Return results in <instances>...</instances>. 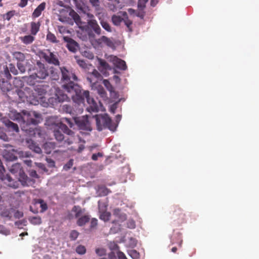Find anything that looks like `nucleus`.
<instances>
[{
  "label": "nucleus",
  "instance_id": "nucleus-1",
  "mask_svg": "<svg viewBox=\"0 0 259 259\" xmlns=\"http://www.w3.org/2000/svg\"><path fill=\"white\" fill-rule=\"evenodd\" d=\"M60 70L62 74L61 80L63 83L62 88L65 91L71 94L73 101L80 104L82 103L84 99L86 98L89 104V107L88 108V111L98 112L99 110L98 104L94 98L90 97L89 91H82L79 85L73 82V81L78 80L76 75L65 67H61Z\"/></svg>",
  "mask_w": 259,
  "mask_h": 259
},
{
  "label": "nucleus",
  "instance_id": "nucleus-2",
  "mask_svg": "<svg viewBox=\"0 0 259 259\" xmlns=\"http://www.w3.org/2000/svg\"><path fill=\"white\" fill-rule=\"evenodd\" d=\"M40 118L41 115L35 111H23L22 114L17 113L16 115V119L21 122L20 126L22 130L29 134L33 132V128L30 126L37 124L40 122Z\"/></svg>",
  "mask_w": 259,
  "mask_h": 259
},
{
  "label": "nucleus",
  "instance_id": "nucleus-3",
  "mask_svg": "<svg viewBox=\"0 0 259 259\" xmlns=\"http://www.w3.org/2000/svg\"><path fill=\"white\" fill-rule=\"evenodd\" d=\"M54 136L59 142H63L64 146L72 144L75 140V134L64 123H60L58 128L54 130Z\"/></svg>",
  "mask_w": 259,
  "mask_h": 259
},
{
  "label": "nucleus",
  "instance_id": "nucleus-4",
  "mask_svg": "<svg viewBox=\"0 0 259 259\" xmlns=\"http://www.w3.org/2000/svg\"><path fill=\"white\" fill-rule=\"evenodd\" d=\"M95 117L96 121L97 128L99 131H101L105 128H108L113 132L116 130L117 125L112 122L108 114L96 115Z\"/></svg>",
  "mask_w": 259,
  "mask_h": 259
},
{
  "label": "nucleus",
  "instance_id": "nucleus-5",
  "mask_svg": "<svg viewBox=\"0 0 259 259\" xmlns=\"http://www.w3.org/2000/svg\"><path fill=\"white\" fill-rule=\"evenodd\" d=\"M81 29L88 33L90 38H95V34L98 35L102 34V29L96 20H88L87 24Z\"/></svg>",
  "mask_w": 259,
  "mask_h": 259
},
{
  "label": "nucleus",
  "instance_id": "nucleus-6",
  "mask_svg": "<svg viewBox=\"0 0 259 259\" xmlns=\"http://www.w3.org/2000/svg\"><path fill=\"white\" fill-rule=\"evenodd\" d=\"M32 71L33 72L29 75V77L32 79H45L49 75V72L45 65L39 61L37 62Z\"/></svg>",
  "mask_w": 259,
  "mask_h": 259
},
{
  "label": "nucleus",
  "instance_id": "nucleus-7",
  "mask_svg": "<svg viewBox=\"0 0 259 259\" xmlns=\"http://www.w3.org/2000/svg\"><path fill=\"white\" fill-rule=\"evenodd\" d=\"M73 120L79 130L87 132L92 130L87 115L73 117Z\"/></svg>",
  "mask_w": 259,
  "mask_h": 259
},
{
  "label": "nucleus",
  "instance_id": "nucleus-8",
  "mask_svg": "<svg viewBox=\"0 0 259 259\" xmlns=\"http://www.w3.org/2000/svg\"><path fill=\"white\" fill-rule=\"evenodd\" d=\"M170 213L171 218L177 221L178 223L181 224L185 221V214L182 209L178 206H174L171 208Z\"/></svg>",
  "mask_w": 259,
  "mask_h": 259
},
{
  "label": "nucleus",
  "instance_id": "nucleus-9",
  "mask_svg": "<svg viewBox=\"0 0 259 259\" xmlns=\"http://www.w3.org/2000/svg\"><path fill=\"white\" fill-rule=\"evenodd\" d=\"M42 57L49 64H52L56 66L60 65V62L57 55L51 52L49 50H47V52L42 54Z\"/></svg>",
  "mask_w": 259,
  "mask_h": 259
},
{
  "label": "nucleus",
  "instance_id": "nucleus-10",
  "mask_svg": "<svg viewBox=\"0 0 259 259\" xmlns=\"http://www.w3.org/2000/svg\"><path fill=\"white\" fill-rule=\"evenodd\" d=\"M85 99V98L84 99L83 102H84ZM74 103L77 104L78 106L79 107L78 109L75 110L70 105L65 104L62 106V110L66 113H69L72 115H74L75 113H81L83 111V106L84 105V102L80 104L75 103V102H74Z\"/></svg>",
  "mask_w": 259,
  "mask_h": 259
},
{
  "label": "nucleus",
  "instance_id": "nucleus-11",
  "mask_svg": "<svg viewBox=\"0 0 259 259\" xmlns=\"http://www.w3.org/2000/svg\"><path fill=\"white\" fill-rule=\"evenodd\" d=\"M63 40L66 42V47L68 50L72 53H75L78 48V45L76 41L69 36H64Z\"/></svg>",
  "mask_w": 259,
  "mask_h": 259
},
{
  "label": "nucleus",
  "instance_id": "nucleus-12",
  "mask_svg": "<svg viewBox=\"0 0 259 259\" xmlns=\"http://www.w3.org/2000/svg\"><path fill=\"white\" fill-rule=\"evenodd\" d=\"M110 61H111L115 66L121 70H125L127 69L125 62L115 56L109 57Z\"/></svg>",
  "mask_w": 259,
  "mask_h": 259
},
{
  "label": "nucleus",
  "instance_id": "nucleus-13",
  "mask_svg": "<svg viewBox=\"0 0 259 259\" xmlns=\"http://www.w3.org/2000/svg\"><path fill=\"white\" fill-rule=\"evenodd\" d=\"M7 148H10L9 149H5L4 151V157L7 160L9 161H14L17 159V156L15 152V149L12 148L11 146L9 147L7 146Z\"/></svg>",
  "mask_w": 259,
  "mask_h": 259
},
{
  "label": "nucleus",
  "instance_id": "nucleus-14",
  "mask_svg": "<svg viewBox=\"0 0 259 259\" xmlns=\"http://www.w3.org/2000/svg\"><path fill=\"white\" fill-rule=\"evenodd\" d=\"M2 122L6 126L8 131L17 133L19 131L18 125L10 121L9 119L3 118L2 119Z\"/></svg>",
  "mask_w": 259,
  "mask_h": 259
},
{
  "label": "nucleus",
  "instance_id": "nucleus-15",
  "mask_svg": "<svg viewBox=\"0 0 259 259\" xmlns=\"http://www.w3.org/2000/svg\"><path fill=\"white\" fill-rule=\"evenodd\" d=\"M95 42L98 46H101L103 44H104L109 47H112L114 46V44L112 41L109 38L104 35H103L100 38L96 39Z\"/></svg>",
  "mask_w": 259,
  "mask_h": 259
},
{
  "label": "nucleus",
  "instance_id": "nucleus-16",
  "mask_svg": "<svg viewBox=\"0 0 259 259\" xmlns=\"http://www.w3.org/2000/svg\"><path fill=\"white\" fill-rule=\"evenodd\" d=\"M100 15L101 13L99 12L96 14V16L98 17L99 20H100V23L102 27L107 31L109 32H112V29L110 24L106 21L101 19Z\"/></svg>",
  "mask_w": 259,
  "mask_h": 259
},
{
  "label": "nucleus",
  "instance_id": "nucleus-17",
  "mask_svg": "<svg viewBox=\"0 0 259 259\" xmlns=\"http://www.w3.org/2000/svg\"><path fill=\"white\" fill-rule=\"evenodd\" d=\"M46 3L43 2L39 5L34 10V12L32 14L33 18H37L41 14L42 12L45 9Z\"/></svg>",
  "mask_w": 259,
  "mask_h": 259
},
{
  "label": "nucleus",
  "instance_id": "nucleus-18",
  "mask_svg": "<svg viewBox=\"0 0 259 259\" xmlns=\"http://www.w3.org/2000/svg\"><path fill=\"white\" fill-rule=\"evenodd\" d=\"M56 147V144L55 142H46L44 145V149L45 150V152L46 154H50L52 150H53Z\"/></svg>",
  "mask_w": 259,
  "mask_h": 259
},
{
  "label": "nucleus",
  "instance_id": "nucleus-19",
  "mask_svg": "<svg viewBox=\"0 0 259 259\" xmlns=\"http://www.w3.org/2000/svg\"><path fill=\"white\" fill-rule=\"evenodd\" d=\"M40 23L39 22H32L30 23V32L32 35H35L39 30Z\"/></svg>",
  "mask_w": 259,
  "mask_h": 259
},
{
  "label": "nucleus",
  "instance_id": "nucleus-20",
  "mask_svg": "<svg viewBox=\"0 0 259 259\" xmlns=\"http://www.w3.org/2000/svg\"><path fill=\"white\" fill-rule=\"evenodd\" d=\"M56 100L59 102H62L65 101H67L68 97L67 95L64 94L62 91H58L55 94Z\"/></svg>",
  "mask_w": 259,
  "mask_h": 259
},
{
  "label": "nucleus",
  "instance_id": "nucleus-21",
  "mask_svg": "<svg viewBox=\"0 0 259 259\" xmlns=\"http://www.w3.org/2000/svg\"><path fill=\"white\" fill-rule=\"evenodd\" d=\"M10 172L14 175L20 174L23 170L21 165L19 163H15L12 165L10 168Z\"/></svg>",
  "mask_w": 259,
  "mask_h": 259
},
{
  "label": "nucleus",
  "instance_id": "nucleus-22",
  "mask_svg": "<svg viewBox=\"0 0 259 259\" xmlns=\"http://www.w3.org/2000/svg\"><path fill=\"white\" fill-rule=\"evenodd\" d=\"M19 38L24 44L26 45L32 43L35 39V37L32 35L21 36Z\"/></svg>",
  "mask_w": 259,
  "mask_h": 259
},
{
  "label": "nucleus",
  "instance_id": "nucleus-23",
  "mask_svg": "<svg viewBox=\"0 0 259 259\" xmlns=\"http://www.w3.org/2000/svg\"><path fill=\"white\" fill-rule=\"evenodd\" d=\"M90 220V217L88 215H84L82 217L78 218L76 224L79 226H83L86 223L89 222Z\"/></svg>",
  "mask_w": 259,
  "mask_h": 259
},
{
  "label": "nucleus",
  "instance_id": "nucleus-24",
  "mask_svg": "<svg viewBox=\"0 0 259 259\" xmlns=\"http://www.w3.org/2000/svg\"><path fill=\"white\" fill-rule=\"evenodd\" d=\"M0 87L3 92L9 91L11 89V84L4 78L0 79Z\"/></svg>",
  "mask_w": 259,
  "mask_h": 259
},
{
  "label": "nucleus",
  "instance_id": "nucleus-25",
  "mask_svg": "<svg viewBox=\"0 0 259 259\" xmlns=\"http://www.w3.org/2000/svg\"><path fill=\"white\" fill-rule=\"evenodd\" d=\"M98 60L100 65L99 70L101 71H103V70H106L107 69H110V66L106 62L105 60L100 58H99Z\"/></svg>",
  "mask_w": 259,
  "mask_h": 259
},
{
  "label": "nucleus",
  "instance_id": "nucleus-26",
  "mask_svg": "<svg viewBox=\"0 0 259 259\" xmlns=\"http://www.w3.org/2000/svg\"><path fill=\"white\" fill-rule=\"evenodd\" d=\"M12 55L14 58L18 61V62H23L25 59V55L20 52H15L13 53Z\"/></svg>",
  "mask_w": 259,
  "mask_h": 259
},
{
  "label": "nucleus",
  "instance_id": "nucleus-27",
  "mask_svg": "<svg viewBox=\"0 0 259 259\" xmlns=\"http://www.w3.org/2000/svg\"><path fill=\"white\" fill-rule=\"evenodd\" d=\"M19 178L18 182H20L22 185L24 186H27V181L28 180V178L27 176L24 172L23 170L20 174H19Z\"/></svg>",
  "mask_w": 259,
  "mask_h": 259
},
{
  "label": "nucleus",
  "instance_id": "nucleus-28",
  "mask_svg": "<svg viewBox=\"0 0 259 259\" xmlns=\"http://www.w3.org/2000/svg\"><path fill=\"white\" fill-rule=\"evenodd\" d=\"M91 75L94 76L96 78H99L100 77H101L100 73L97 70L94 69L92 74L91 75H90L89 76H88L87 78L88 81L91 83H94L96 82V81H93L92 77H91Z\"/></svg>",
  "mask_w": 259,
  "mask_h": 259
},
{
  "label": "nucleus",
  "instance_id": "nucleus-29",
  "mask_svg": "<svg viewBox=\"0 0 259 259\" xmlns=\"http://www.w3.org/2000/svg\"><path fill=\"white\" fill-rule=\"evenodd\" d=\"M113 214L118 217L122 221L125 220L126 219V214L125 213H121V210L119 208H116L114 210Z\"/></svg>",
  "mask_w": 259,
  "mask_h": 259
},
{
  "label": "nucleus",
  "instance_id": "nucleus-30",
  "mask_svg": "<svg viewBox=\"0 0 259 259\" xmlns=\"http://www.w3.org/2000/svg\"><path fill=\"white\" fill-rule=\"evenodd\" d=\"M112 22L113 24L116 26L120 25V23L123 20V18L120 16L113 15L111 18Z\"/></svg>",
  "mask_w": 259,
  "mask_h": 259
},
{
  "label": "nucleus",
  "instance_id": "nucleus-31",
  "mask_svg": "<svg viewBox=\"0 0 259 259\" xmlns=\"http://www.w3.org/2000/svg\"><path fill=\"white\" fill-rule=\"evenodd\" d=\"M72 211L75 213V218H78L82 213V210L79 206H74Z\"/></svg>",
  "mask_w": 259,
  "mask_h": 259
},
{
  "label": "nucleus",
  "instance_id": "nucleus-32",
  "mask_svg": "<svg viewBox=\"0 0 259 259\" xmlns=\"http://www.w3.org/2000/svg\"><path fill=\"white\" fill-rule=\"evenodd\" d=\"M15 152L17 157H19V158L29 157L31 155L29 152H24L19 150H16Z\"/></svg>",
  "mask_w": 259,
  "mask_h": 259
},
{
  "label": "nucleus",
  "instance_id": "nucleus-33",
  "mask_svg": "<svg viewBox=\"0 0 259 259\" xmlns=\"http://www.w3.org/2000/svg\"><path fill=\"white\" fill-rule=\"evenodd\" d=\"M123 16H126L125 17V19H123V21L124 23V24L127 27L128 31L131 32L132 31V28L131 27V25L132 24V21L128 19V17H127V14L126 12L123 13Z\"/></svg>",
  "mask_w": 259,
  "mask_h": 259
},
{
  "label": "nucleus",
  "instance_id": "nucleus-34",
  "mask_svg": "<svg viewBox=\"0 0 259 259\" xmlns=\"http://www.w3.org/2000/svg\"><path fill=\"white\" fill-rule=\"evenodd\" d=\"M29 221L31 224L37 225L41 223V219L40 217H33L29 219Z\"/></svg>",
  "mask_w": 259,
  "mask_h": 259
},
{
  "label": "nucleus",
  "instance_id": "nucleus-35",
  "mask_svg": "<svg viewBox=\"0 0 259 259\" xmlns=\"http://www.w3.org/2000/svg\"><path fill=\"white\" fill-rule=\"evenodd\" d=\"M16 14L15 10L8 12L6 14L3 15V18L5 20L9 21Z\"/></svg>",
  "mask_w": 259,
  "mask_h": 259
},
{
  "label": "nucleus",
  "instance_id": "nucleus-36",
  "mask_svg": "<svg viewBox=\"0 0 259 259\" xmlns=\"http://www.w3.org/2000/svg\"><path fill=\"white\" fill-rule=\"evenodd\" d=\"M110 216L111 213L109 212L105 211L101 213L100 215V219L105 222H106L109 220Z\"/></svg>",
  "mask_w": 259,
  "mask_h": 259
},
{
  "label": "nucleus",
  "instance_id": "nucleus-37",
  "mask_svg": "<svg viewBox=\"0 0 259 259\" xmlns=\"http://www.w3.org/2000/svg\"><path fill=\"white\" fill-rule=\"evenodd\" d=\"M47 39L53 43H57L58 42L56 36L50 32H49L47 35Z\"/></svg>",
  "mask_w": 259,
  "mask_h": 259
},
{
  "label": "nucleus",
  "instance_id": "nucleus-38",
  "mask_svg": "<svg viewBox=\"0 0 259 259\" xmlns=\"http://www.w3.org/2000/svg\"><path fill=\"white\" fill-rule=\"evenodd\" d=\"M51 72V78L53 80H57L59 78V74L56 71L55 69L53 67L50 68Z\"/></svg>",
  "mask_w": 259,
  "mask_h": 259
},
{
  "label": "nucleus",
  "instance_id": "nucleus-39",
  "mask_svg": "<svg viewBox=\"0 0 259 259\" xmlns=\"http://www.w3.org/2000/svg\"><path fill=\"white\" fill-rule=\"evenodd\" d=\"M0 214L2 216L8 218L9 219L11 218V213L10 210L8 209H2L0 208Z\"/></svg>",
  "mask_w": 259,
  "mask_h": 259
},
{
  "label": "nucleus",
  "instance_id": "nucleus-40",
  "mask_svg": "<svg viewBox=\"0 0 259 259\" xmlns=\"http://www.w3.org/2000/svg\"><path fill=\"white\" fill-rule=\"evenodd\" d=\"M75 251L78 254L82 255L85 253L86 248L84 246L79 245L76 247Z\"/></svg>",
  "mask_w": 259,
  "mask_h": 259
},
{
  "label": "nucleus",
  "instance_id": "nucleus-41",
  "mask_svg": "<svg viewBox=\"0 0 259 259\" xmlns=\"http://www.w3.org/2000/svg\"><path fill=\"white\" fill-rule=\"evenodd\" d=\"M103 84L105 85V87L106 88V89L110 92H114V88L112 85V84L110 83V82L107 79H104L103 80Z\"/></svg>",
  "mask_w": 259,
  "mask_h": 259
},
{
  "label": "nucleus",
  "instance_id": "nucleus-42",
  "mask_svg": "<svg viewBox=\"0 0 259 259\" xmlns=\"http://www.w3.org/2000/svg\"><path fill=\"white\" fill-rule=\"evenodd\" d=\"M128 253L133 259H139L140 257L139 253L136 250H131Z\"/></svg>",
  "mask_w": 259,
  "mask_h": 259
},
{
  "label": "nucleus",
  "instance_id": "nucleus-43",
  "mask_svg": "<svg viewBox=\"0 0 259 259\" xmlns=\"http://www.w3.org/2000/svg\"><path fill=\"white\" fill-rule=\"evenodd\" d=\"M74 160L72 159H70L63 166V169L68 171L73 165Z\"/></svg>",
  "mask_w": 259,
  "mask_h": 259
},
{
  "label": "nucleus",
  "instance_id": "nucleus-44",
  "mask_svg": "<svg viewBox=\"0 0 259 259\" xmlns=\"http://www.w3.org/2000/svg\"><path fill=\"white\" fill-rule=\"evenodd\" d=\"M63 122L66 123L70 127H72L73 126V122L72 120L69 118L64 117L61 119V123H63Z\"/></svg>",
  "mask_w": 259,
  "mask_h": 259
},
{
  "label": "nucleus",
  "instance_id": "nucleus-45",
  "mask_svg": "<svg viewBox=\"0 0 259 259\" xmlns=\"http://www.w3.org/2000/svg\"><path fill=\"white\" fill-rule=\"evenodd\" d=\"M38 202L40 204V207L41 208V212H44L48 209L47 203L44 202L42 199H38Z\"/></svg>",
  "mask_w": 259,
  "mask_h": 259
},
{
  "label": "nucleus",
  "instance_id": "nucleus-46",
  "mask_svg": "<svg viewBox=\"0 0 259 259\" xmlns=\"http://www.w3.org/2000/svg\"><path fill=\"white\" fill-rule=\"evenodd\" d=\"M4 76L8 79L11 78V75L10 73L9 69L7 66L4 68V72L3 73Z\"/></svg>",
  "mask_w": 259,
  "mask_h": 259
},
{
  "label": "nucleus",
  "instance_id": "nucleus-47",
  "mask_svg": "<svg viewBox=\"0 0 259 259\" xmlns=\"http://www.w3.org/2000/svg\"><path fill=\"white\" fill-rule=\"evenodd\" d=\"M92 5L95 7L96 10H99L100 2L99 0H89Z\"/></svg>",
  "mask_w": 259,
  "mask_h": 259
},
{
  "label": "nucleus",
  "instance_id": "nucleus-48",
  "mask_svg": "<svg viewBox=\"0 0 259 259\" xmlns=\"http://www.w3.org/2000/svg\"><path fill=\"white\" fill-rule=\"evenodd\" d=\"M98 93L102 98H105L107 97L106 93L103 88H99L98 89Z\"/></svg>",
  "mask_w": 259,
  "mask_h": 259
},
{
  "label": "nucleus",
  "instance_id": "nucleus-49",
  "mask_svg": "<svg viewBox=\"0 0 259 259\" xmlns=\"http://www.w3.org/2000/svg\"><path fill=\"white\" fill-rule=\"evenodd\" d=\"M79 233L76 231V230H72L70 234V238L73 240H75L78 236Z\"/></svg>",
  "mask_w": 259,
  "mask_h": 259
},
{
  "label": "nucleus",
  "instance_id": "nucleus-50",
  "mask_svg": "<svg viewBox=\"0 0 259 259\" xmlns=\"http://www.w3.org/2000/svg\"><path fill=\"white\" fill-rule=\"evenodd\" d=\"M8 68L9 69V71H11L13 74L16 75L18 74V71L14 65L10 64Z\"/></svg>",
  "mask_w": 259,
  "mask_h": 259
},
{
  "label": "nucleus",
  "instance_id": "nucleus-51",
  "mask_svg": "<svg viewBox=\"0 0 259 259\" xmlns=\"http://www.w3.org/2000/svg\"><path fill=\"white\" fill-rule=\"evenodd\" d=\"M127 227L130 229H134L136 227L135 222L133 220H129L127 222Z\"/></svg>",
  "mask_w": 259,
  "mask_h": 259
},
{
  "label": "nucleus",
  "instance_id": "nucleus-52",
  "mask_svg": "<svg viewBox=\"0 0 259 259\" xmlns=\"http://www.w3.org/2000/svg\"><path fill=\"white\" fill-rule=\"evenodd\" d=\"M148 0H139L138 7L141 9H143L145 7V5Z\"/></svg>",
  "mask_w": 259,
  "mask_h": 259
},
{
  "label": "nucleus",
  "instance_id": "nucleus-53",
  "mask_svg": "<svg viewBox=\"0 0 259 259\" xmlns=\"http://www.w3.org/2000/svg\"><path fill=\"white\" fill-rule=\"evenodd\" d=\"M17 67L21 73H24L25 72V67L23 64L22 63V62L17 63Z\"/></svg>",
  "mask_w": 259,
  "mask_h": 259
},
{
  "label": "nucleus",
  "instance_id": "nucleus-54",
  "mask_svg": "<svg viewBox=\"0 0 259 259\" xmlns=\"http://www.w3.org/2000/svg\"><path fill=\"white\" fill-rule=\"evenodd\" d=\"M100 191L101 192V193H102V195L103 196H106L110 192V191L105 187L101 188L100 189Z\"/></svg>",
  "mask_w": 259,
  "mask_h": 259
},
{
  "label": "nucleus",
  "instance_id": "nucleus-55",
  "mask_svg": "<svg viewBox=\"0 0 259 259\" xmlns=\"http://www.w3.org/2000/svg\"><path fill=\"white\" fill-rule=\"evenodd\" d=\"M96 253L100 256H102L106 253V250L104 248H97L96 249Z\"/></svg>",
  "mask_w": 259,
  "mask_h": 259
},
{
  "label": "nucleus",
  "instance_id": "nucleus-56",
  "mask_svg": "<svg viewBox=\"0 0 259 259\" xmlns=\"http://www.w3.org/2000/svg\"><path fill=\"white\" fill-rule=\"evenodd\" d=\"M97 225H98V220L95 218H93L91 220L90 228L94 229L95 227H96Z\"/></svg>",
  "mask_w": 259,
  "mask_h": 259
},
{
  "label": "nucleus",
  "instance_id": "nucleus-57",
  "mask_svg": "<svg viewBox=\"0 0 259 259\" xmlns=\"http://www.w3.org/2000/svg\"><path fill=\"white\" fill-rule=\"evenodd\" d=\"M77 62V64H78V65L79 66H80L81 67H82L83 68H85L87 67V64L84 60H78Z\"/></svg>",
  "mask_w": 259,
  "mask_h": 259
},
{
  "label": "nucleus",
  "instance_id": "nucleus-58",
  "mask_svg": "<svg viewBox=\"0 0 259 259\" xmlns=\"http://www.w3.org/2000/svg\"><path fill=\"white\" fill-rule=\"evenodd\" d=\"M117 259H127L125 254L119 250L117 251Z\"/></svg>",
  "mask_w": 259,
  "mask_h": 259
},
{
  "label": "nucleus",
  "instance_id": "nucleus-59",
  "mask_svg": "<svg viewBox=\"0 0 259 259\" xmlns=\"http://www.w3.org/2000/svg\"><path fill=\"white\" fill-rule=\"evenodd\" d=\"M103 154L101 152H98L97 153H95L92 155V159L93 160L96 161L98 160L99 157H102Z\"/></svg>",
  "mask_w": 259,
  "mask_h": 259
},
{
  "label": "nucleus",
  "instance_id": "nucleus-60",
  "mask_svg": "<svg viewBox=\"0 0 259 259\" xmlns=\"http://www.w3.org/2000/svg\"><path fill=\"white\" fill-rule=\"evenodd\" d=\"M47 161L49 164V166L50 167H54L55 166V161L51 158H47Z\"/></svg>",
  "mask_w": 259,
  "mask_h": 259
},
{
  "label": "nucleus",
  "instance_id": "nucleus-61",
  "mask_svg": "<svg viewBox=\"0 0 259 259\" xmlns=\"http://www.w3.org/2000/svg\"><path fill=\"white\" fill-rule=\"evenodd\" d=\"M109 259H117V252L115 253L114 251H112L108 254Z\"/></svg>",
  "mask_w": 259,
  "mask_h": 259
},
{
  "label": "nucleus",
  "instance_id": "nucleus-62",
  "mask_svg": "<svg viewBox=\"0 0 259 259\" xmlns=\"http://www.w3.org/2000/svg\"><path fill=\"white\" fill-rule=\"evenodd\" d=\"M23 216V213L21 211L17 210L14 214V217L16 219H19Z\"/></svg>",
  "mask_w": 259,
  "mask_h": 259
},
{
  "label": "nucleus",
  "instance_id": "nucleus-63",
  "mask_svg": "<svg viewBox=\"0 0 259 259\" xmlns=\"http://www.w3.org/2000/svg\"><path fill=\"white\" fill-rule=\"evenodd\" d=\"M29 0H20V2L19 4V6L21 8L25 7L27 5Z\"/></svg>",
  "mask_w": 259,
  "mask_h": 259
},
{
  "label": "nucleus",
  "instance_id": "nucleus-64",
  "mask_svg": "<svg viewBox=\"0 0 259 259\" xmlns=\"http://www.w3.org/2000/svg\"><path fill=\"white\" fill-rule=\"evenodd\" d=\"M73 18L76 23H78L80 21V18L79 16L76 13L74 14Z\"/></svg>",
  "mask_w": 259,
  "mask_h": 259
}]
</instances>
